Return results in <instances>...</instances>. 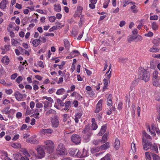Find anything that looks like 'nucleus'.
<instances>
[{
	"label": "nucleus",
	"mask_w": 160,
	"mask_h": 160,
	"mask_svg": "<svg viewBox=\"0 0 160 160\" xmlns=\"http://www.w3.org/2000/svg\"><path fill=\"white\" fill-rule=\"evenodd\" d=\"M11 146L15 148H20L21 147V145L18 143H12L11 145Z\"/></svg>",
	"instance_id": "obj_42"
},
{
	"label": "nucleus",
	"mask_w": 160,
	"mask_h": 160,
	"mask_svg": "<svg viewBox=\"0 0 160 160\" xmlns=\"http://www.w3.org/2000/svg\"><path fill=\"white\" fill-rule=\"evenodd\" d=\"M130 8L133 13H136L138 11L137 9L136 8V6L134 4H133V5Z\"/></svg>",
	"instance_id": "obj_44"
},
{
	"label": "nucleus",
	"mask_w": 160,
	"mask_h": 160,
	"mask_svg": "<svg viewBox=\"0 0 160 160\" xmlns=\"http://www.w3.org/2000/svg\"><path fill=\"white\" fill-rule=\"evenodd\" d=\"M158 19V17L157 15H153L150 17V19L153 20H156Z\"/></svg>",
	"instance_id": "obj_58"
},
{
	"label": "nucleus",
	"mask_w": 160,
	"mask_h": 160,
	"mask_svg": "<svg viewBox=\"0 0 160 160\" xmlns=\"http://www.w3.org/2000/svg\"><path fill=\"white\" fill-rule=\"evenodd\" d=\"M52 126V127L57 128L59 124L58 120V118L57 116H54L53 118H51V119Z\"/></svg>",
	"instance_id": "obj_7"
},
{
	"label": "nucleus",
	"mask_w": 160,
	"mask_h": 160,
	"mask_svg": "<svg viewBox=\"0 0 160 160\" xmlns=\"http://www.w3.org/2000/svg\"><path fill=\"white\" fill-rule=\"evenodd\" d=\"M157 110L159 113V115L157 117V118L158 120H160V107L158 106L157 107Z\"/></svg>",
	"instance_id": "obj_57"
},
{
	"label": "nucleus",
	"mask_w": 160,
	"mask_h": 160,
	"mask_svg": "<svg viewBox=\"0 0 160 160\" xmlns=\"http://www.w3.org/2000/svg\"><path fill=\"white\" fill-rule=\"evenodd\" d=\"M123 1V3L128 5L130 4L131 5L135 4V2H130V0H122Z\"/></svg>",
	"instance_id": "obj_49"
},
{
	"label": "nucleus",
	"mask_w": 160,
	"mask_h": 160,
	"mask_svg": "<svg viewBox=\"0 0 160 160\" xmlns=\"http://www.w3.org/2000/svg\"><path fill=\"white\" fill-rule=\"evenodd\" d=\"M137 39V41L139 42L141 41L142 39V37L140 35H138L136 37L134 38V39Z\"/></svg>",
	"instance_id": "obj_61"
},
{
	"label": "nucleus",
	"mask_w": 160,
	"mask_h": 160,
	"mask_svg": "<svg viewBox=\"0 0 160 160\" xmlns=\"http://www.w3.org/2000/svg\"><path fill=\"white\" fill-rule=\"evenodd\" d=\"M56 19V18L54 16H50L49 17V21L51 22H55Z\"/></svg>",
	"instance_id": "obj_55"
},
{
	"label": "nucleus",
	"mask_w": 160,
	"mask_h": 160,
	"mask_svg": "<svg viewBox=\"0 0 160 160\" xmlns=\"http://www.w3.org/2000/svg\"><path fill=\"white\" fill-rule=\"evenodd\" d=\"M18 48L22 54H25L27 55H29V52L25 49L22 48L20 47H18Z\"/></svg>",
	"instance_id": "obj_28"
},
{
	"label": "nucleus",
	"mask_w": 160,
	"mask_h": 160,
	"mask_svg": "<svg viewBox=\"0 0 160 160\" xmlns=\"http://www.w3.org/2000/svg\"><path fill=\"white\" fill-rule=\"evenodd\" d=\"M79 52L78 50H75L70 53V54L75 55V57L79 54Z\"/></svg>",
	"instance_id": "obj_54"
},
{
	"label": "nucleus",
	"mask_w": 160,
	"mask_h": 160,
	"mask_svg": "<svg viewBox=\"0 0 160 160\" xmlns=\"http://www.w3.org/2000/svg\"><path fill=\"white\" fill-rule=\"evenodd\" d=\"M42 98L45 99H46L47 100V101L49 102H51L52 103L54 102L53 100L50 97H48L47 96H45L43 97Z\"/></svg>",
	"instance_id": "obj_53"
},
{
	"label": "nucleus",
	"mask_w": 160,
	"mask_h": 160,
	"mask_svg": "<svg viewBox=\"0 0 160 160\" xmlns=\"http://www.w3.org/2000/svg\"><path fill=\"white\" fill-rule=\"evenodd\" d=\"M2 160H11L8 156V154L7 152H4L3 155H2Z\"/></svg>",
	"instance_id": "obj_33"
},
{
	"label": "nucleus",
	"mask_w": 160,
	"mask_h": 160,
	"mask_svg": "<svg viewBox=\"0 0 160 160\" xmlns=\"http://www.w3.org/2000/svg\"><path fill=\"white\" fill-rule=\"evenodd\" d=\"M151 153L149 152H146L145 153V158L147 160H151Z\"/></svg>",
	"instance_id": "obj_38"
},
{
	"label": "nucleus",
	"mask_w": 160,
	"mask_h": 160,
	"mask_svg": "<svg viewBox=\"0 0 160 160\" xmlns=\"http://www.w3.org/2000/svg\"><path fill=\"white\" fill-rule=\"evenodd\" d=\"M64 25H62V26H55L52 27L49 30V31L50 32H51L53 31V30H57L58 29H59L61 28L62 27H63Z\"/></svg>",
	"instance_id": "obj_31"
},
{
	"label": "nucleus",
	"mask_w": 160,
	"mask_h": 160,
	"mask_svg": "<svg viewBox=\"0 0 160 160\" xmlns=\"http://www.w3.org/2000/svg\"><path fill=\"white\" fill-rule=\"evenodd\" d=\"M152 28L154 30H156L158 29V25L156 22H153L152 24Z\"/></svg>",
	"instance_id": "obj_41"
},
{
	"label": "nucleus",
	"mask_w": 160,
	"mask_h": 160,
	"mask_svg": "<svg viewBox=\"0 0 160 160\" xmlns=\"http://www.w3.org/2000/svg\"><path fill=\"white\" fill-rule=\"evenodd\" d=\"M138 71L140 73V74H142V80H144L145 82L148 81L150 77V74L148 72L146 71L142 68H140L138 69Z\"/></svg>",
	"instance_id": "obj_4"
},
{
	"label": "nucleus",
	"mask_w": 160,
	"mask_h": 160,
	"mask_svg": "<svg viewBox=\"0 0 160 160\" xmlns=\"http://www.w3.org/2000/svg\"><path fill=\"white\" fill-rule=\"evenodd\" d=\"M43 103L44 104V108L45 109L47 108L52 107L53 103L49 102L47 101H45L43 102Z\"/></svg>",
	"instance_id": "obj_21"
},
{
	"label": "nucleus",
	"mask_w": 160,
	"mask_h": 160,
	"mask_svg": "<svg viewBox=\"0 0 160 160\" xmlns=\"http://www.w3.org/2000/svg\"><path fill=\"white\" fill-rule=\"evenodd\" d=\"M65 47L68 49H69L70 46V43L69 41L66 39L63 40Z\"/></svg>",
	"instance_id": "obj_36"
},
{
	"label": "nucleus",
	"mask_w": 160,
	"mask_h": 160,
	"mask_svg": "<svg viewBox=\"0 0 160 160\" xmlns=\"http://www.w3.org/2000/svg\"><path fill=\"white\" fill-rule=\"evenodd\" d=\"M158 129V128L156 126L153 124H152V125L151 130L150 129V128H149L150 132H151V135L153 136H155V131Z\"/></svg>",
	"instance_id": "obj_15"
},
{
	"label": "nucleus",
	"mask_w": 160,
	"mask_h": 160,
	"mask_svg": "<svg viewBox=\"0 0 160 160\" xmlns=\"http://www.w3.org/2000/svg\"><path fill=\"white\" fill-rule=\"evenodd\" d=\"M149 149L155 153H158V147L157 145L155 144H152L150 147Z\"/></svg>",
	"instance_id": "obj_19"
},
{
	"label": "nucleus",
	"mask_w": 160,
	"mask_h": 160,
	"mask_svg": "<svg viewBox=\"0 0 160 160\" xmlns=\"http://www.w3.org/2000/svg\"><path fill=\"white\" fill-rule=\"evenodd\" d=\"M110 2V0H106L103 3V7L105 8H106Z\"/></svg>",
	"instance_id": "obj_52"
},
{
	"label": "nucleus",
	"mask_w": 160,
	"mask_h": 160,
	"mask_svg": "<svg viewBox=\"0 0 160 160\" xmlns=\"http://www.w3.org/2000/svg\"><path fill=\"white\" fill-rule=\"evenodd\" d=\"M100 142L101 141L99 140H94L93 141L92 143L94 145H97L99 144Z\"/></svg>",
	"instance_id": "obj_64"
},
{
	"label": "nucleus",
	"mask_w": 160,
	"mask_h": 160,
	"mask_svg": "<svg viewBox=\"0 0 160 160\" xmlns=\"http://www.w3.org/2000/svg\"><path fill=\"white\" fill-rule=\"evenodd\" d=\"M102 102L103 100L102 99H100L98 101L96 104L95 112L98 113L102 110Z\"/></svg>",
	"instance_id": "obj_10"
},
{
	"label": "nucleus",
	"mask_w": 160,
	"mask_h": 160,
	"mask_svg": "<svg viewBox=\"0 0 160 160\" xmlns=\"http://www.w3.org/2000/svg\"><path fill=\"white\" fill-rule=\"evenodd\" d=\"M106 129V126L104 125H103L101 128L100 132L98 133V135L102 136L105 132Z\"/></svg>",
	"instance_id": "obj_26"
},
{
	"label": "nucleus",
	"mask_w": 160,
	"mask_h": 160,
	"mask_svg": "<svg viewBox=\"0 0 160 160\" xmlns=\"http://www.w3.org/2000/svg\"><path fill=\"white\" fill-rule=\"evenodd\" d=\"M54 10L58 12H60L61 10V7L59 4H55L54 5Z\"/></svg>",
	"instance_id": "obj_24"
},
{
	"label": "nucleus",
	"mask_w": 160,
	"mask_h": 160,
	"mask_svg": "<svg viewBox=\"0 0 160 160\" xmlns=\"http://www.w3.org/2000/svg\"><path fill=\"white\" fill-rule=\"evenodd\" d=\"M82 115V114L81 112L77 113L75 115L74 121L76 123L78 122L79 119L80 118Z\"/></svg>",
	"instance_id": "obj_20"
},
{
	"label": "nucleus",
	"mask_w": 160,
	"mask_h": 160,
	"mask_svg": "<svg viewBox=\"0 0 160 160\" xmlns=\"http://www.w3.org/2000/svg\"><path fill=\"white\" fill-rule=\"evenodd\" d=\"M71 120L68 121L65 125V128L68 129H70V126H72L71 125Z\"/></svg>",
	"instance_id": "obj_50"
},
{
	"label": "nucleus",
	"mask_w": 160,
	"mask_h": 160,
	"mask_svg": "<svg viewBox=\"0 0 160 160\" xmlns=\"http://www.w3.org/2000/svg\"><path fill=\"white\" fill-rule=\"evenodd\" d=\"M142 133V140H147L148 139H152L151 137L146 132H145L144 131H143Z\"/></svg>",
	"instance_id": "obj_17"
},
{
	"label": "nucleus",
	"mask_w": 160,
	"mask_h": 160,
	"mask_svg": "<svg viewBox=\"0 0 160 160\" xmlns=\"http://www.w3.org/2000/svg\"><path fill=\"white\" fill-rule=\"evenodd\" d=\"M137 82L136 80H134L131 83L130 86V89L131 91L133 89L134 87L137 85Z\"/></svg>",
	"instance_id": "obj_37"
},
{
	"label": "nucleus",
	"mask_w": 160,
	"mask_h": 160,
	"mask_svg": "<svg viewBox=\"0 0 160 160\" xmlns=\"http://www.w3.org/2000/svg\"><path fill=\"white\" fill-rule=\"evenodd\" d=\"M14 96L17 100L18 101H21L23 98V95L18 91L16 92L15 93Z\"/></svg>",
	"instance_id": "obj_16"
},
{
	"label": "nucleus",
	"mask_w": 160,
	"mask_h": 160,
	"mask_svg": "<svg viewBox=\"0 0 160 160\" xmlns=\"http://www.w3.org/2000/svg\"><path fill=\"white\" fill-rule=\"evenodd\" d=\"M98 127V126L96 123H92L91 128L93 130H96L97 128Z\"/></svg>",
	"instance_id": "obj_56"
},
{
	"label": "nucleus",
	"mask_w": 160,
	"mask_h": 160,
	"mask_svg": "<svg viewBox=\"0 0 160 160\" xmlns=\"http://www.w3.org/2000/svg\"><path fill=\"white\" fill-rule=\"evenodd\" d=\"M56 152L58 154L62 156L66 155L67 154V150L65 146L62 143H60L58 145Z\"/></svg>",
	"instance_id": "obj_2"
},
{
	"label": "nucleus",
	"mask_w": 160,
	"mask_h": 160,
	"mask_svg": "<svg viewBox=\"0 0 160 160\" xmlns=\"http://www.w3.org/2000/svg\"><path fill=\"white\" fill-rule=\"evenodd\" d=\"M143 148L145 150H147L149 149L152 144L151 142L148 140H142Z\"/></svg>",
	"instance_id": "obj_9"
},
{
	"label": "nucleus",
	"mask_w": 160,
	"mask_h": 160,
	"mask_svg": "<svg viewBox=\"0 0 160 160\" xmlns=\"http://www.w3.org/2000/svg\"><path fill=\"white\" fill-rule=\"evenodd\" d=\"M41 42V41L39 39H34L32 42V44L34 47H37Z\"/></svg>",
	"instance_id": "obj_25"
},
{
	"label": "nucleus",
	"mask_w": 160,
	"mask_h": 160,
	"mask_svg": "<svg viewBox=\"0 0 160 160\" xmlns=\"http://www.w3.org/2000/svg\"><path fill=\"white\" fill-rule=\"evenodd\" d=\"M120 146V143L119 140L116 138L115 139V141L114 143V147L115 149L117 150H118Z\"/></svg>",
	"instance_id": "obj_22"
},
{
	"label": "nucleus",
	"mask_w": 160,
	"mask_h": 160,
	"mask_svg": "<svg viewBox=\"0 0 160 160\" xmlns=\"http://www.w3.org/2000/svg\"><path fill=\"white\" fill-rule=\"evenodd\" d=\"M44 146H39L36 149L37 152V157L39 158H42L45 156Z\"/></svg>",
	"instance_id": "obj_5"
},
{
	"label": "nucleus",
	"mask_w": 160,
	"mask_h": 160,
	"mask_svg": "<svg viewBox=\"0 0 160 160\" xmlns=\"http://www.w3.org/2000/svg\"><path fill=\"white\" fill-rule=\"evenodd\" d=\"M44 35L46 37H53L54 36V34L53 33L46 32L44 33Z\"/></svg>",
	"instance_id": "obj_62"
},
{
	"label": "nucleus",
	"mask_w": 160,
	"mask_h": 160,
	"mask_svg": "<svg viewBox=\"0 0 160 160\" xmlns=\"http://www.w3.org/2000/svg\"><path fill=\"white\" fill-rule=\"evenodd\" d=\"M22 80V76H19L16 79V82L18 83H20Z\"/></svg>",
	"instance_id": "obj_59"
},
{
	"label": "nucleus",
	"mask_w": 160,
	"mask_h": 160,
	"mask_svg": "<svg viewBox=\"0 0 160 160\" xmlns=\"http://www.w3.org/2000/svg\"><path fill=\"white\" fill-rule=\"evenodd\" d=\"M100 150V147H97L92 148L91 151L92 153L98 152Z\"/></svg>",
	"instance_id": "obj_46"
},
{
	"label": "nucleus",
	"mask_w": 160,
	"mask_h": 160,
	"mask_svg": "<svg viewBox=\"0 0 160 160\" xmlns=\"http://www.w3.org/2000/svg\"><path fill=\"white\" fill-rule=\"evenodd\" d=\"M53 132V130L52 128L42 129L40 131V133L42 134H51Z\"/></svg>",
	"instance_id": "obj_11"
},
{
	"label": "nucleus",
	"mask_w": 160,
	"mask_h": 160,
	"mask_svg": "<svg viewBox=\"0 0 160 160\" xmlns=\"http://www.w3.org/2000/svg\"><path fill=\"white\" fill-rule=\"evenodd\" d=\"M108 135L107 133L105 134L102 137V139L100 141L102 143H104L107 141Z\"/></svg>",
	"instance_id": "obj_35"
},
{
	"label": "nucleus",
	"mask_w": 160,
	"mask_h": 160,
	"mask_svg": "<svg viewBox=\"0 0 160 160\" xmlns=\"http://www.w3.org/2000/svg\"><path fill=\"white\" fill-rule=\"evenodd\" d=\"M82 132L85 134L84 136V138L86 140V142H88L90 140V138L92 134V131L90 128L89 125H87L85 127Z\"/></svg>",
	"instance_id": "obj_1"
},
{
	"label": "nucleus",
	"mask_w": 160,
	"mask_h": 160,
	"mask_svg": "<svg viewBox=\"0 0 160 160\" xmlns=\"http://www.w3.org/2000/svg\"><path fill=\"white\" fill-rule=\"evenodd\" d=\"M56 112L55 111L51 109H49L46 112L45 114L46 115H49L51 114H54Z\"/></svg>",
	"instance_id": "obj_43"
},
{
	"label": "nucleus",
	"mask_w": 160,
	"mask_h": 160,
	"mask_svg": "<svg viewBox=\"0 0 160 160\" xmlns=\"http://www.w3.org/2000/svg\"><path fill=\"white\" fill-rule=\"evenodd\" d=\"M16 26V25L14 22H11L9 25L8 27V31H12V28H14V26Z\"/></svg>",
	"instance_id": "obj_32"
},
{
	"label": "nucleus",
	"mask_w": 160,
	"mask_h": 160,
	"mask_svg": "<svg viewBox=\"0 0 160 160\" xmlns=\"http://www.w3.org/2000/svg\"><path fill=\"white\" fill-rule=\"evenodd\" d=\"M137 150L135 144L132 142L131 146V151L134 153L136 152Z\"/></svg>",
	"instance_id": "obj_30"
},
{
	"label": "nucleus",
	"mask_w": 160,
	"mask_h": 160,
	"mask_svg": "<svg viewBox=\"0 0 160 160\" xmlns=\"http://www.w3.org/2000/svg\"><path fill=\"white\" fill-rule=\"evenodd\" d=\"M0 83L2 84H4L5 86H11L12 85V84L11 83H10L9 84L5 83V81L3 79L0 80Z\"/></svg>",
	"instance_id": "obj_51"
},
{
	"label": "nucleus",
	"mask_w": 160,
	"mask_h": 160,
	"mask_svg": "<svg viewBox=\"0 0 160 160\" xmlns=\"http://www.w3.org/2000/svg\"><path fill=\"white\" fill-rule=\"evenodd\" d=\"M88 152L84 148H83L82 153V157L83 158L87 157L88 156Z\"/></svg>",
	"instance_id": "obj_45"
},
{
	"label": "nucleus",
	"mask_w": 160,
	"mask_h": 160,
	"mask_svg": "<svg viewBox=\"0 0 160 160\" xmlns=\"http://www.w3.org/2000/svg\"><path fill=\"white\" fill-rule=\"evenodd\" d=\"M2 62L4 64L8 65L9 62V58L7 56H5L2 58Z\"/></svg>",
	"instance_id": "obj_27"
},
{
	"label": "nucleus",
	"mask_w": 160,
	"mask_h": 160,
	"mask_svg": "<svg viewBox=\"0 0 160 160\" xmlns=\"http://www.w3.org/2000/svg\"><path fill=\"white\" fill-rule=\"evenodd\" d=\"M44 148L47 149L49 152L50 153L53 151L54 148V144L52 141L46 140L44 142Z\"/></svg>",
	"instance_id": "obj_3"
},
{
	"label": "nucleus",
	"mask_w": 160,
	"mask_h": 160,
	"mask_svg": "<svg viewBox=\"0 0 160 160\" xmlns=\"http://www.w3.org/2000/svg\"><path fill=\"white\" fill-rule=\"evenodd\" d=\"M37 65L42 68H44V65L43 62L42 61L38 62L37 63Z\"/></svg>",
	"instance_id": "obj_63"
},
{
	"label": "nucleus",
	"mask_w": 160,
	"mask_h": 160,
	"mask_svg": "<svg viewBox=\"0 0 160 160\" xmlns=\"http://www.w3.org/2000/svg\"><path fill=\"white\" fill-rule=\"evenodd\" d=\"M110 155L109 153L103 157L101 158L100 160H110Z\"/></svg>",
	"instance_id": "obj_39"
},
{
	"label": "nucleus",
	"mask_w": 160,
	"mask_h": 160,
	"mask_svg": "<svg viewBox=\"0 0 160 160\" xmlns=\"http://www.w3.org/2000/svg\"><path fill=\"white\" fill-rule=\"evenodd\" d=\"M78 152V149L76 148H72L70 149L69 153L71 156L76 157V153Z\"/></svg>",
	"instance_id": "obj_18"
},
{
	"label": "nucleus",
	"mask_w": 160,
	"mask_h": 160,
	"mask_svg": "<svg viewBox=\"0 0 160 160\" xmlns=\"http://www.w3.org/2000/svg\"><path fill=\"white\" fill-rule=\"evenodd\" d=\"M158 72L157 71L155 70L153 72L152 77L155 79H158Z\"/></svg>",
	"instance_id": "obj_48"
},
{
	"label": "nucleus",
	"mask_w": 160,
	"mask_h": 160,
	"mask_svg": "<svg viewBox=\"0 0 160 160\" xmlns=\"http://www.w3.org/2000/svg\"><path fill=\"white\" fill-rule=\"evenodd\" d=\"M109 143L108 142L106 143L105 144L102 145L100 147V150L102 151L106 150L109 148Z\"/></svg>",
	"instance_id": "obj_23"
},
{
	"label": "nucleus",
	"mask_w": 160,
	"mask_h": 160,
	"mask_svg": "<svg viewBox=\"0 0 160 160\" xmlns=\"http://www.w3.org/2000/svg\"><path fill=\"white\" fill-rule=\"evenodd\" d=\"M21 151L23 153V154L25 156H27L29 157H30L29 153L28 151L25 149H22Z\"/></svg>",
	"instance_id": "obj_40"
},
{
	"label": "nucleus",
	"mask_w": 160,
	"mask_h": 160,
	"mask_svg": "<svg viewBox=\"0 0 160 160\" xmlns=\"http://www.w3.org/2000/svg\"><path fill=\"white\" fill-rule=\"evenodd\" d=\"M71 141L76 144H79L81 142V137L78 135L73 134L71 137Z\"/></svg>",
	"instance_id": "obj_6"
},
{
	"label": "nucleus",
	"mask_w": 160,
	"mask_h": 160,
	"mask_svg": "<svg viewBox=\"0 0 160 160\" xmlns=\"http://www.w3.org/2000/svg\"><path fill=\"white\" fill-rule=\"evenodd\" d=\"M8 4V2L6 0H3L0 3V8L4 10L7 8V5Z\"/></svg>",
	"instance_id": "obj_14"
},
{
	"label": "nucleus",
	"mask_w": 160,
	"mask_h": 160,
	"mask_svg": "<svg viewBox=\"0 0 160 160\" xmlns=\"http://www.w3.org/2000/svg\"><path fill=\"white\" fill-rule=\"evenodd\" d=\"M33 115L34 118L37 119H38L40 117V114L39 113L35 112V111Z\"/></svg>",
	"instance_id": "obj_60"
},
{
	"label": "nucleus",
	"mask_w": 160,
	"mask_h": 160,
	"mask_svg": "<svg viewBox=\"0 0 160 160\" xmlns=\"http://www.w3.org/2000/svg\"><path fill=\"white\" fill-rule=\"evenodd\" d=\"M9 108L7 107L4 108L2 110V112L3 114H10L11 113H14L15 110L13 109H11L9 110Z\"/></svg>",
	"instance_id": "obj_12"
},
{
	"label": "nucleus",
	"mask_w": 160,
	"mask_h": 160,
	"mask_svg": "<svg viewBox=\"0 0 160 160\" xmlns=\"http://www.w3.org/2000/svg\"><path fill=\"white\" fill-rule=\"evenodd\" d=\"M36 137V136L34 135V137H30L27 139L26 141L28 143L37 144L39 143V141L38 140L35 138Z\"/></svg>",
	"instance_id": "obj_8"
},
{
	"label": "nucleus",
	"mask_w": 160,
	"mask_h": 160,
	"mask_svg": "<svg viewBox=\"0 0 160 160\" xmlns=\"http://www.w3.org/2000/svg\"><path fill=\"white\" fill-rule=\"evenodd\" d=\"M152 155L153 160H160V158L158 155L153 153H152Z\"/></svg>",
	"instance_id": "obj_47"
},
{
	"label": "nucleus",
	"mask_w": 160,
	"mask_h": 160,
	"mask_svg": "<svg viewBox=\"0 0 160 160\" xmlns=\"http://www.w3.org/2000/svg\"><path fill=\"white\" fill-rule=\"evenodd\" d=\"M65 92V90L63 88H61L58 90L56 94L58 95L63 94Z\"/></svg>",
	"instance_id": "obj_34"
},
{
	"label": "nucleus",
	"mask_w": 160,
	"mask_h": 160,
	"mask_svg": "<svg viewBox=\"0 0 160 160\" xmlns=\"http://www.w3.org/2000/svg\"><path fill=\"white\" fill-rule=\"evenodd\" d=\"M11 42L12 45L16 47L19 46L20 45V43L19 42L14 38L11 39Z\"/></svg>",
	"instance_id": "obj_29"
},
{
	"label": "nucleus",
	"mask_w": 160,
	"mask_h": 160,
	"mask_svg": "<svg viewBox=\"0 0 160 160\" xmlns=\"http://www.w3.org/2000/svg\"><path fill=\"white\" fill-rule=\"evenodd\" d=\"M159 47L158 45L154 44L153 46L149 49V51L152 53H156L159 51Z\"/></svg>",
	"instance_id": "obj_13"
}]
</instances>
